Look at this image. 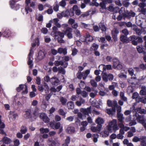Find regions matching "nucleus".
I'll list each match as a JSON object with an SVG mask.
<instances>
[{"mask_svg":"<svg viewBox=\"0 0 146 146\" xmlns=\"http://www.w3.org/2000/svg\"><path fill=\"white\" fill-rule=\"evenodd\" d=\"M92 131L94 132L100 133L103 137H107L109 135V133L111 132L112 128H104L105 130L103 132L100 131L102 128H91Z\"/></svg>","mask_w":146,"mask_h":146,"instance_id":"nucleus-1","label":"nucleus"},{"mask_svg":"<svg viewBox=\"0 0 146 146\" xmlns=\"http://www.w3.org/2000/svg\"><path fill=\"white\" fill-rule=\"evenodd\" d=\"M135 115L137 122L141 124L144 128H146V119L144 118V115H139L137 113H135Z\"/></svg>","mask_w":146,"mask_h":146,"instance_id":"nucleus-2","label":"nucleus"},{"mask_svg":"<svg viewBox=\"0 0 146 146\" xmlns=\"http://www.w3.org/2000/svg\"><path fill=\"white\" fill-rule=\"evenodd\" d=\"M64 32L62 33L58 31L56 33L54 34V37L56 38L58 42L59 43H65L64 40L63 39L64 36Z\"/></svg>","mask_w":146,"mask_h":146,"instance_id":"nucleus-3","label":"nucleus"},{"mask_svg":"<svg viewBox=\"0 0 146 146\" xmlns=\"http://www.w3.org/2000/svg\"><path fill=\"white\" fill-rule=\"evenodd\" d=\"M113 68L117 70H121L123 68V66L119 60L116 58H113Z\"/></svg>","mask_w":146,"mask_h":146,"instance_id":"nucleus-4","label":"nucleus"},{"mask_svg":"<svg viewBox=\"0 0 146 146\" xmlns=\"http://www.w3.org/2000/svg\"><path fill=\"white\" fill-rule=\"evenodd\" d=\"M103 80L105 82H107L108 80L111 81L113 79V76L111 74H107L106 72L102 73Z\"/></svg>","mask_w":146,"mask_h":146,"instance_id":"nucleus-5","label":"nucleus"},{"mask_svg":"<svg viewBox=\"0 0 146 146\" xmlns=\"http://www.w3.org/2000/svg\"><path fill=\"white\" fill-rule=\"evenodd\" d=\"M96 123L97 124V127H92L91 128H102V125L104 123V119L100 117H98L95 120Z\"/></svg>","mask_w":146,"mask_h":146,"instance_id":"nucleus-6","label":"nucleus"},{"mask_svg":"<svg viewBox=\"0 0 146 146\" xmlns=\"http://www.w3.org/2000/svg\"><path fill=\"white\" fill-rule=\"evenodd\" d=\"M72 29L70 27H67L64 31V34L66 35L68 38L71 39L72 38Z\"/></svg>","mask_w":146,"mask_h":146,"instance_id":"nucleus-7","label":"nucleus"},{"mask_svg":"<svg viewBox=\"0 0 146 146\" xmlns=\"http://www.w3.org/2000/svg\"><path fill=\"white\" fill-rule=\"evenodd\" d=\"M24 116L25 118L27 119H34L32 110L31 109H27L26 111Z\"/></svg>","mask_w":146,"mask_h":146,"instance_id":"nucleus-8","label":"nucleus"},{"mask_svg":"<svg viewBox=\"0 0 146 146\" xmlns=\"http://www.w3.org/2000/svg\"><path fill=\"white\" fill-rule=\"evenodd\" d=\"M107 128H118L117 124V120L113 119L109 123Z\"/></svg>","mask_w":146,"mask_h":146,"instance_id":"nucleus-9","label":"nucleus"},{"mask_svg":"<svg viewBox=\"0 0 146 146\" xmlns=\"http://www.w3.org/2000/svg\"><path fill=\"white\" fill-rule=\"evenodd\" d=\"M11 31L8 29H6L2 34L0 32V36L2 35L3 37L7 38L11 36Z\"/></svg>","mask_w":146,"mask_h":146,"instance_id":"nucleus-10","label":"nucleus"},{"mask_svg":"<svg viewBox=\"0 0 146 146\" xmlns=\"http://www.w3.org/2000/svg\"><path fill=\"white\" fill-rule=\"evenodd\" d=\"M40 118L42 119L45 123H48L50 121V119L48 116L44 113H41L40 115Z\"/></svg>","mask_w":146,"mask_h":146,"instance_id":"nucleus-11","label":"nucleus"},{"mask_svg":"<svg viewBox=\"0 0 146 146\" xmlns=\"http://www.w3.org/2000/svg\"><path fill=\"white\" fill-rule=\"evenodd\" d=\"M119 33V31L118 30L116 29L114 31H111V35L112 37L114 40L115 42H116L117 40V34Z\"/></svg>","mask_w":146,"mask_h":146,"instance_id":"nucleus-12","label":"nucleus"},{"mask_svg":"<svg viewBox=\"0 0 146 146\" xmlns=\"http://www.w3.org/2000/svg\"><path fill=\"white\" fill-rule=\"evenodd\" d=\"M106 111L108 114L112 116L115 114L116 112L115 106L112 107L111 108L107 109Z\"/></svg>","mask_w":146,"mask_h":146,"instance_id":"nucleus-13","label":"nucleus"},{"mask_svg":"<svg viewBox=\"0 0 146 146\" xmlns=\"http://www.w3.org/2000/svg\"><path fill=\"white\" fill-rule=\"evenodd\" d=\"M31 0H25V3L26 5L25 7V9L26 14H27L29 12H31L32 11V9L30 8L29 6V4L30 3Z\"/></svg>","mask_w":146,"mask_h":146,"instance_id":"nucleus-14","label":"nucleus"},{"mask_svg":"<svg viewBox=\"0 0 146 146\" xmlns=\"http://www.w3.org/2000/svg\"><path fill=\"white\" fill-rule=\"evenodd\" d=\"M80 111L84 115H89L88 114L91 113V107L87 108L86 109L82 108L81 109Z\"/></svg>","mask_w":146,"mask_h":146,"instance_id":"nucleus-15","label":"nucleus"},{"mask_svg":"<svg viewBox=\"0 0 146 146\" xmlns=\"http://www.w3.org/2000/svg\"><path fill=\"white\" fill-rule=\"evenodd\" d=\"M135 13L131 10L129 12L126 13L124 15V16L128 18H130L131 17H133L135 16Z\"/></svg>","mask_w":146,"mask_h":146,"instance_id":"nucleus-16","label":"nucleus"},{"mask_svg":"<svg viewBox=\"0 0 146 146\" xmlns=\"http://www.w3.org/2000/svg\"><path fill=\"white\" fill-rule=\"evenodd\" d=\"M85 40L86 41L92 42L94 40L93 37L91 36L89 33H86L85 35Z\"/></svg>","mask_w":146,"mask_h":146,"instance_id":"nucleus-17","label":"nucleus"},{"mask_svg":"<svg viewBox=\"0 0 146 146\" xmlns=\"http://www.w3.org/2000/svg\"><path fill=\"white\" fill-rule=\"evenodd\" d=\"M120 39L122 43H127L128 40L127 36H124L123 35H121L120 37Z\"/></svg>","mask_w":146,"mask_h":146,"instance_id":"nucleus-18","label":"nucleus"},{"mask_svg":"<svg viewBox=\"0 0 146 146\" xmlns=\"http://www.w3.org/2000/svg\"><path fill=\"white\" fill-rule=\"evenodd\" d=\"M133 29L135 31L136 33L138 35H140L142 33L141 30L137 28V26L135 25H133Z\"/></svg>","mask_w":146,"mask_h":146,"instance_id":"nucleus-19","label":"nucleus"},{"mask_svg":"<svg viewBox=\"0 0 146 146\" xmlns=\"http://www.w3.org/2000/svg\"><path fill=\"white\" fill-rule=\"evenodd\" d=\"M58 53L60 54L62 53L64 55H65L67 53V49L66 48H60L58 49Z\"/></svg>","mask_w":146,"mask_h":146,"instance_id":"nucleus-20","label":"nucleus"},{"mask_svg":"<svg viewBox=\"0 0 146 146\" xmlns=\"http://www.w3.org/2000/svg\"><path fill=\"white\" fill-rule=\"evenodd\" d=\"M137 49L138 52L139 53L145 52L144 51L146 49L144 46L142 45L137 46Z\"/></svg>","mask_w":146,"mask_h":146,"instance_id":"nucleus-21","label":"nucleus"},{"mask_svg":"<svg viewBox=\"0 0 146 146\" xmlns=\"http://www.w3.org/2000/svg\"><path fill=\"white\" fill-rule=\"evenodd\" d=\"M99 48V45L95 43H93L90 48V50L96 51Z\"/></svg>","mask_w":146,"mask_h":146,"instance_id":"nucleus-22","label":"nucleus"},{"mask_svg":"<svg viewBox=\"0 0 146 146\" xmlns=\"http://www.w3.org/2000/svg\"><path fill=\"white\" fill-rule=\"evenodd\" d=\"M100 28L102 31H106V27L105 23L104 22H101L99 24Z\"/></svg>","mask_w":146,"mask_h":146,"instance_id":"nucleus-23","label":"nucleus"},{"mask_svg":"<svg viewBox=\"0 0 146 146\" xmlns=\"http://www.w3.org/2000/svg\"><path fill=\"white\" fill-rule=\"evenodd\" d=\"M102 2H101L100 3V6L101 7L102 9H100V11H102V10L105 9L106 10L107 8L106 7V4H107L105 1V0H102Z\"/></svg>","mask_w":146,"mask_h":146,"instance_id":"nucleus-24","label":"nucleus"},{"mask_svg":"<svg viewBox=\"0 0 146 146\" xmlns=\"http://www.w3.org/2000/svg\"><path fill=\"white\" fill-rule=\"evenodd\" d=\"M3 142L5 144H8L12 142L11 140L7 137H4L3 139Z\"/></svg>","mask_w":146,"mask_h":146,"instance_id":"nucleus-25","label":"nucleus"},{"mask_svg":"<svg viewBox=\"0 0 146 146\" xmlns=\"http://www.w3.org/2000/svg\"><path fill=\"white\" fill-rule=\"evenodd\" d=\"M140 94L143 96L146 95V87L142 86L141 87V90L140 92Z\"/></svg>","mask_w":146,"mask_h":146,"instance_id":"nucleus-26","label":"nucleus"},{"mask_svg":"<svg viewBox=\"0 0 146 146\" xmlns=\"http://www.w3.org/2000/svg\"><path fill=\"white\" fill-rule=\"evenodd\" d=\"M38 108L37 107H36L35 110L33 111V112H32L33 115V118H34V119H35L36 118V116L38 112Z\"/></svg>","mask_w":146,"mask_h":146,"instance_id":"nucleus-27","label":"nucleus"},{"mask_svg":"<svg viewBox=\"0 0 146 146\" xmlns=\"http://www.w3.org/2000/svg\"><path fill=\"white\" fill-rule=\"evenodd\" d=\"M67 105L68 109H73L74 108V102L72 101H70L67 102Z\"/></svg>","mask_w":146,"mask_h":146,"instance_id":"nucleus-28","label":"nucleus"},{"mask_svg":"<svg viewBox=\"0 0 146 146\" xmlns=\"http://www.w3.org/2000/svg\"><path fill=\"white\" fill-rule=\"evenodd\" d=\"M117 86V83L116 82H113L112 84L109 86V89L110 90H114L115 87Z\"/></svg>","mask_w":146,"mask_h":146,"instance_id":"nucleus-29","label":"nucleus"},{"mask_svg":"<svg viewBox=\"0 0 146 146\" xmlns=\"http://www.w3.org/2000/svg\"><path fill=\"white\" fill-rule=\"evenodd\" d=\"M117 118L118 120V121L121 122L123 121L124 118L123 117V114L117 113Z\"/></svg>","mask_w":146,"mask_h":146,"instance_id":"nucleus-30","label":"nucleus"},{"mask_svg":"<svg viewBox=\"0 0 146 146\" xmlns=\"http://www.w3.org/2000/svg\"><path fill=\"white\" fill-rule=\"evenodd\" d=\"M60 101L63 105H65L67 102V100L65 98L63 97H61L60 98Z\"/></svg>","mask_w":146,"mask_h":146,"instance_id":"nucleus-31","label":"nucleus"},{"mask_svg":"<svg viewBox=\"0 0 146 146\" xmlns=\"http://www.w3.org/2000/svg\"><path fill=\"white\" fill-rule=\"evenodd\" d=\"M45 56L44 53L43 52H39L38 54L37 58L39 60H40L44 58Z\"/></svg>","mask_w":146,"mask_h":146,"instance_id":"nucleus-32","label":"nucleus"},{"mask_svg":"<svg viewBox=\"0 0 146 146\" xmlns=\"http://www.w3.org/2000/svg\"><path fill=\"white\" fill-rule=\"evenodd\" d=\"M85 100L82 98H80V101H77L76 102V104L78 106H80L82 104L84 103Z\"/></svg>","mask_w":146,"mask_h":146,"instance_id":"nucleus-33","label":"nucleus"},{"mask_svg":"<svg viewBox=\"0 0 146 146\" xmlns=\"http://www.w3.org/2000/svg\"><path fill=\"white\" fill-rule=\"evenodd\" d=\"M58 71L59 73H61L63 75H64L66 73L65 70L61 66L58 68Z\"/></svg>","mask_w":146,"mask_h":146,"instance_id":"nucleus-34","label":"nucleus"},{"mask_svg":"<svg viewBox=\"0 0 146 146\" xmlns=\"http://www.w3.org/2000/svg\"><path fill=\"white\" fill-rule=\"evenodd\" d=\"M69 14V10L67 9L65 11H63L62 12V16L64 17H68Z\"/></svg>","mask_w":146,"mask_h":146,"instance_id":"nucleus-35","label":"nucleus"},{"mask_svg":"<svg viewBox=\"0 0 146 146\" xmlns=\"http://www.w3.org/2000/svg\"><path fill=\"white\" fill-rule=\"evenodd\" d=\"M104 67L103 68V69L104 70H106L107 69L108 70H110L112 69V66L111 65H104Z\"/></svg>","mask_w":146,"mask_h":146,"instance_id":"nucleus-36","label":"nucleus"},{"mask_svg":"<svg viewBox=\"0 0 146 146\" xmlns=\"http://www.w3.org/2000/svg\"><path fill=\"white\" fill-rule=\"evenodd\" d=\"M25 85H23V84L19 85V87H18L16 89V90L17 92H19L20 91L22 90L24 88Z\"/></svg>","mask_w":146,"mask_h":146,"instance_id":"nucleus-37","label":"nucleus"},{"mask_svg":"<svg viewBox=\"0 0 146 146\" xmlns=\"http://www.w3.org/2000/svg\"><path fill=\"white\" fill-rule=\"evenodd\" d=\"M68 129H66V131L67 132V133L71 134L73 133H74L75 132V128H67Z\"/></svg>","mask_w":146,"mask_h":146,"instance_id":"nucleus-38","label":"nucleus"},{"mask_svg":"<svg viewBox=\"0 0 146 146\" xmlns=\"http://www.w3.org/2000/svg\"><path fill=\"white\" fill-rule=\"evenodd\" d=\"M141 102L143 104L146 103V97L144 98L143 97L140 98H138V100L137 102Z\"/></svg>","mask_w":146,"mask_h":146,"instance_id":"nucleus-39","label":"nucleus"},{"mask_svg":"<svg viewBox=\"0 0 146 146\" xmlns=\"http://www.w3.org/2000/svg\"><path fill=\"white\" fill-rule=\"evenodd\" d=\"M139 96V94L137 92H134L133 94L132 98L133 99H136V101H137V99L140 98H138Z\"/></svg>","mask_w":146,"mask_h":146,"instance_id":"nucleus-40","label":"nucleus"},{"mask_svg":"<svg viewBox=\"0 0 146 146\" xmlns=\"http://www.w3.org/2000/svg\"><path fill=\"white\" fill-rule=\"evenodd\" d=\"M59 113L60 115L64 116V117H65L66 113H65L62 109H60L58 110Z\"/></svg>","mask_w":146,"mask_h":146,"instance_id":"nucleus-41","label":"nucleus"},{"mask_svg":"<svg viewBox=\"0 0 146 146\" xmlns=\"http://www.w3.org/2000/svg\"><path fill=\"white\" fill-rule=\"evenodd\" d=\"M90 83L91 85L93 87H96L97 86V82L94 80H91Z\"/></svg>","mask_w":146,"mask_h":146,"instance_id":"nucleus-42","label":"nucleus"},{"mask_svg":"<svg viewBox=\"0 0 146 146\" xmlns=\"http://www.w3.org/2000/svg\"><path fill=\"white\" fill-rule=\"evenodd\" d=\"M40 130L41 133H47L49 131L48 128H40Z\"/></svg>","mask_w":146,"mask_h":146,"instance_id":"nucleus-43","label":"nucleus"},{"mask_svg":"<svg viewBox=\"0 0 146 146\" xmlns=\"http://www.w3.org/2000/svg\"><path fill=\"white\" fill-rule=\"evenodd\" d=\"M136 36L135 35H132L131 36L129 37H127V39L128 40L127 43H129L130 41H132L133 39H136Z\"/></svg>","mask_w":146,"mask_h":146,"instance_id":"nucleus-44","label":"nucleus"},{"mask_svg":"<svg viewBox=\"0 0 146 146\" xmlns=\"http://www.w3.org/2000/svg\"><path fill=\"white\" fill-rule=\"evenodd\" d=\"M75 33L76 36L77 37H80L81 36V34L80 31L77 29H76L74 31Z\"/></svg>","mask_w":146,"mask_h":146,"instance_id":"nucleus-45","label":"nucleus"},{"mask_svg":"<svg viewBox=\"0 0 146 146\" xmlns=\"http://www.w3.org/2000/svg\"><path fill=\"white\" fill-rule=\"evenodd\" d=\"M15 3V0H11L10 1V5L12 8H14Z\"/></svg>","mask_w":146,"mask_h":146,"instance_id":"nucleus-46","label":"nucleus"},{"mask_svg":"<svg viewBox=\"0 0 146 146\" xmlns=\"http://www.w3.org/2000/svg\"><path fill=\"white\" fill-rule=\"evenodd\" d=\"M123 121L121 122H118V125L119 128H129V127H125L123 124Z\"/></svg>","mask_w":146,"mask_h":146,"instance_id":"nucleus-47","label":"nucleus"},{"mask_svg":"<svg viewBox=\"0 0 146 146\" xmlns=\"http://www.w3.org/2000/svg\"><path fill=\"white\" fill-rule=\"evenodd\" d=\"M122 34H124V36H127L129 34V32L128 30L126 29H123L122 31Z\"/></svg>","mask_w":146,"mask_h":146,"instance_id":"nucleus-48","label":"nucleus"},{"mask_svg":"<svg viewBox=\"0 0 146 146\" xmlns=\"http://www.w3.org/2000/svg\"><path fill=\"white\" fill-rule=\"evenodd\" d=\"M76 75L77 78L81 80L82 77V73L81 72L78 71L76 74Z\"/></svg>","mask_w":146,"mask_h":146,"instance_id":"nucleus-49","label":"nucleus"},{"mask_svg":"<svg viewBox=\"0 0 146 146\" xmlns=\"http://www.w3.org/2000/svg\"><path fill=\"white\" fill-rule=\"evenodd\" d=\"M25 89L22 92V94L23 95L26 94H27L28 92V87L27 85H25Z\"/></svg>","mask_w":146,"mask_h":146,"instance_id":"nucleus-50","label":"nucleus"},{"mask_svg":"<svg viewBox=\"0 0 146 146\" xmlns=\"http://www.w3.org/2000/svg\"><path fill=\"white\" fill-rule=\"evenodd\" d=\"M17 116V113H14L12 114L11 113L10 114L9 117L12 118L13 120H15L16 117Z\"/></svg>","mask_w":146,"mask_h":146,"instance_id":"nucleus-51","label":"nucleus"},{"mask_svg":"<svg viewBox=\"0 0 146 146\" xmlns=\"http://www.w3.org/2000/svg\"><path fill=\"white\" fill-rule=\"evenodd\" d=\"M122 23H124L126 26L127 27H132V23L130 21L128 22L127 23H126L125 22H123ZM124 24H123V25Z\"/></svg>","mask_w":146,"mask_h":146,"instance_id":"nucleus-52","label":"nucleus"},{"mask_svg":"<svg viewBox=\"0 0 146 146\" xmlns=\"http://www.w3.org/2000/svg\"><path fill=\"white\" fill-rule=\"evenodd\" d=\"M107 104L108 107H112L113 106H115L117 105V103H116V104H115V105L112 106V102L111 100H108L107 101Z\"/></svg>","mask_w":146,"mask_h":146,"instance_id":"nucleus-53","label":"nucleus"},{"mask_svg":"<svg viewBox=\"0 0 146 146\" xmlns=\"http://www.w3.org/2000/svg\"><path fill=\"white\" fill-rule=\"evenodd\" d=\"M129 74L131 76H133L134 74V70L131 68H129L128 70Z\"/></svg>","mask_w":146,"mask_h":146,"instance_id":"nucleus-54","label":"nucleus"},{"mask_svg":"<svg viewBox=\"0 0 146 146\" xmlns=\"http://www.w3.org/2000/svg\"><path fill=\"white\" fill-rule=\"evenodd\" d=\"M94 135L95 137L94 138L93 141L94 143H96L98 141L97 138L99 137V135L97 133H96L94 134Z\"/></svg>","mask_w":146,"mask_h":146,"instance_id":"nucleus-55","label":"nucleus"},{"mask_svg":"<svg viewBox=\"0 0 146 146\" xmlns=\"http://www.w3.org/2000/svg\"><path fill=\"white\" fill-rule=\"evenodd\" d=\"M136 39H135L136 40L138 43H141L142 42L143 40L142 38L137 36H136Z\"/></svg>","mask_w":146,"mask_h":146,"instance_id":"nucleus-56","label":"nucleus"},{"mask_svg":"<svg viewBox=\"0 0 146 146\" xmlns=\"http://www.w3.org/2000/svg\"><path fill=\"white\" fill-rule=\"evenodd\" d=\"M60 5L63 7H64L66 5V2L64 0H62V1L60 2Z\"/></svg>","mask_w":146,"mask_h":146,"instance_id":"nucleus-57","label":"nucleus"},{"mask_svg":"<svg viewBox=\"0 0 146 146\" xmlns=\"http://www.w3.org/2000/svg\"><path fill=\"white\" fill-rule=\"evenodd\" d=\"M41 32L44 34H46L48 33V30L45 27L43 28L41 30Z\"/></svg>","mask_w":146,"mask_h":146,"instance_id":"nucleus-58","label":"nucleus"},{"mask_svg":"<svg viewBox=\"0 0 146 146\" xmlns=\"http://www.w3.org/2000/svg\"><path fill=\"white\" fill-rule=\"evenodd\" d=\"M132 141L133 142H137L139 141H140V139L138 137L135 136L132 139Z\"/></svg>","mask_w":146,"mask_h":146,"instance_id":"nucleus-59","label":"nucleus"},{"mask_svg":"<svg viewBox=\"0 0 146 146\" xmlns=\"http://www.w3.org/2000/svg\"><path fill=\"white\" fill-rule=\"evenodd\" d=\"M81 95L84 98H86L88 96V93L85 91L82 92Z\"/></svg>","mask_w":146,"mask_h":146,"instance_id":"nucleus-60","label":"nucleus"},{"mask_svg":"<svg viewBox=\"0 0 146 146\" xmlns=\"http://www.w3.org/2000/svg\"><path fill=\"white\" fill-rule=\"evenodd\" d=\"M28 64L29 65V68H31L33 66V61L31 60H29L28 61Z\"/></svg>","mask_w":146,"mask_h":146,"instance_id":"nucleus-61","label":"nucleus"},{"mask_svg":"<svg viewBox=\"0 0 146 146\" xmlns=\"http://www.w3.org/2000/svg\"><path fill=\"white\" fill-rule=\"evenodd\" d=\"M75 22V20L72 18L70 19L68 21V23L71 25H72Z\"/></svg>","mask_w":146,"mask_h":146,"instance_id":"nucleus-62","label":"nucleus"},{"mask_svg":"<svg viewBox=\"0 0 146 146\" xmlns=\"http://www.w3.org/2000/svg\"><path fill=\"white\" fill-rule=\"evenodd\" d=\"M140 12L141 14L145 15L146 14V9L144 8H141Z\"/></svg>","mask_w":146,"mask_h":146,"instance_id":"nucleus-63","label":"nucleus"},{"mask_svg":"<svg viewBox=\"0 0 146 146\" xmlns=\"http://www.w3.org/2000/svg\"><path fill=\"white\" fill-rule=\"evenodd\" d=\"M14 142L15 146H18L20 144L19 141L18 139L15 140Z\"/></svg>","mask_w":146,"mask_h":146,"instance_id":"nucleus-64","label":"nucleus"}]
</instances>
